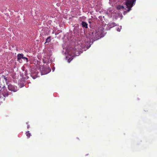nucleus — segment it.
<instances>
[{
  "label": "nucleus",
  "instance_id": "nucleus-1",
  "mask_svg": "<svg viewBox=\"0 0 157 157\" xmlns=\"http://www.w3.org/2000/svg\"><path fill=\"white\" fill-rule=\"evenodd\" d=\"M92 39L97 40L103 36V31L101 29H98V31L92 33Z\"/></svg>",
  "mask_w": 157,
  "mask_h": 157
},
{
  "label": "nucleus",
  "instance_id": "nucleus-2",
  "mask_svg": "<svg viewBox=\"0 0 157 157\" xmlns=\"http://www.w3.org/2000/svg\"><path fill=\"white\" fill-rule=\"evenodd\" d=\"M136 0H126L125 5L128 8V11H129L131 8L133 6V4L135 3Z\"/></svg>",
  "mask_w": 157,
  "mask_h": 157
},
{
  "label": "nucleus",
  "instance_id": "nucleus-3",
  "mask_svg": "<svg viewBox=\"0 0 157 157\" xmlns=\"http://www.w3.org/2000/svg\"><path fill=\"white\" fill-rule=\"evenodd\" d=\"M8 85V88L9 90L14 92H16L18 90V88L17 86L12 85L10 83H7Z\"/></svg>",
  "mask_w": 157,
  "mask_h": 157
},
{
  "label": "nucleus",
  "instance_id": "nucleus-4",
  "mask_svg": "<svg viewBox=\"0 0 157 157\" xmlns=\"http://www.w3.org/2000/svg\"><path fill=\"white\" fill-rule=\"evenodd\" d=\"M0 91L2 93V94L4 97H5L8 96L9 95L8 92L6 87L3 89L2 90H0Z\"/></svg>",
  "mask_w": 157,
  "mask_h": 157
},
{
  "label": "nucleus",
  "instance_id": "nucleus-5",
  "mask_svg": "<svg viewBox=\"0 0 157 157\" xmlns=\"http://www.w3.org/2000/svg\"><path fill=\"white\" fill-rule=\"evenodd\" d=\"M76 50L75 48H73L71 50L69 51L68 53L70 56H72V57H73L75 55Z\"/></svg>",
  "mask_w": 157,
  "mask_h": 157
},
{
  "label": "nucleus",
  "instance_id": "nucleus-6",
  "mask_svg": "<svg viewBox=\"0 0 157 157\" xmlns=\"http://www.w3.org/2000/svg\"><path fill=\"white\" fill-rule=\"evenodd\" d=\"M5 87V83L3 81L1 80H0V90H2Z\"/></svg>",
  "mask_w": 157,
  "mask_h": 157
},
{
  "label": "nucleus",
  "instance_id": "nucleus-7",
  "mask_svg": "<svg viewBox=\"0 0 157 157\" xmlns=\"http://www.w3.org/2000/svg\"><path fill=\"white\" fill-rule=\"evenodd\" d=\"M17 56V60L20 61V60H21V58L22 59L23 57L24 56V55L22 54H18Z\"/></svg>",
  "mask_w": 157,
  "mask_h": 157
},
{
  "label": "nucleus",
  "instance_id": "nucleus-8",
  "mask_svg": "<svg viewBox=\"0 0 157 157\" xmlns=\"http://www.w3.org/2000/svg\"><path fill=\"white\" fill-rule=\"evenodd\" d=\"M81 24L83 28H84L86 29L88 28V24L86 22L83 21Z\"/></svg>",
  "mask_w": 157,
  "mask_h": 157
},
{
  "label": "nucleus",
  "instance_id": "nucleus-9",
  "mask_svg": "<svg viewBox=\"0 0 157 157\" xmlns=\"http://www.w3.org/2000/svg\"><path fill=\"white\" fill-rule=\"evenodd\" d=\"M51 41V37L49 36L48 37L46 40V42L45 43H49V42H50Z\"/></svg>",
  "mask_w": 157,
  "mask_h": 157
},
{
  "label": "nucleus",
  "instance_id": "nucleus-10",
  "mask_svg": "<svg viewBox=\"0 0 157 157\" xmlns=\"http://www.w3.org/2000/svg\"><path fill=\"white\" fill-rule=\"evenodd\" d=\"M124 8V7L123 6L119 5L117 7V9L118 10L123 9Z\"/></svg>",
  "mask_w": 157,
  "mask_h": 157
},
{
  "label": "nucleus",
  "instance_id": "nucleus-11",
  "mask_svg": "<svg viewBox=\"0 0 157 157\" xmlns=\"http://www.w3.org/2000/svg\"><path fill=\"white\" fill-rule=\"evenodd\" d=\"M25 134L28 138L30 137L31 136V133H29V131L26 132Z\"/></svg>",
  "mask_w": 157,
  "mask_h": 157
},
{
  "label": "nucleus",
  "instance_id": "nucleus-12",
  "mask_svg": "<svg viewBox=\"0 0 157 157\" xmlns=\"http://www.w3.org/2000/svg\"><path fill=\"white\" fill-rule=\"evenodd\" d=\"M67 58L68 59V63H70V62L73 59V58H72V57H71V58H69L68 56L67 57Z\"/></svg>",
  "mask_w": 157,
  "mask_h": 157
},
{
  "label": "nucleus",
  "instance_id": "nucleus-13",
  "mask_svg": "<svg viewBox=\"0 0 157 157\" xmlns=\"http://www.w3.org/2000/svg\"><path fill=\"white\" fill-rule=\"evenodd\" d=\"M22 59H23L24 60H26V62H28V59L26 57H24L23 56Z\"/></svg>",
  "mask_w": 157,
  "mask_h": 157
},
{
  "label": "nucleus",
  "instance_id": "nucleus-14",
  "mask_svg": "<svg viewBox=\"0 0 157 157\" xmlns=\"http://www.w3.org/2000/svg\"><path fill=\"white\" fill-rule=\"evenodd\" d=\"M109 25L110 26H112L113 25V26L114 27V26H115V25H116L115 22H113L111 23H110Z\"/></svg>",
  "mask_w": 157,
  "mask_h": 157
},
{
  "label": "nucleus",
  "instance_id": "nucleus-15",
  "mask_svg": "<svg viewBox=\"0 0 157 157\" xmlns=\"http://www.w3.org/2000/svg\"><path fill=\"white\" fill-rule=\"evenodd\" d=\"M117 31L118 32H120L121 31V29L119 28V27L117 28Z\"/></svg>",
  "mask_w": 157,
  "mask_h": 157
},
{
  "label": "nucleus",
  "instance_id": "nucleus-16",
  "mask_svg": "<svg viewBox=\"0 0 157 157\" xmlns=\"http://www.w3.org/2000/svg\"><path fill=\"white\" fill-rule=\"evenodd\" d=\"M4 79L6 81L7 80V77H4Z\"/></svg>",
  "mask_w": 157,
  "mask_h": 157
},
{
  "label": "nucleus",
  "instance_id": "nucleus-17",
  "mask_svg": "<svg viewBox=\"0 0 157 157\" xmlns=\"http://www.w3.org/2000/svg\"><path fill=\"white\" fill-rule=\"evenodd\" d=\"M29 125H28L27 126V128H29Z\"/></svg>",
  "mask_w": 157,
  "mask_h": 157
},
{
  "label": "nucleus",
  "instance_id": "nucleus-18",
  "mask_svg": "<svg viewBox=\"0 0 157 157\" xmlns=\"http://www.w3.org/2000/svg\"><path fill=\"white\" fill-rule=\"evenodd\" d=\"M2 94H1V95H0V98L2 97Z\"/></svg>",
  "mask_w": 157,
  "mask_h": 157
},
{
  "label": "nucleus",
  "instance_id": "nucleus-19",
  "mask_svg": "<svg viewBox=\"0 0 157 157\" xmlns=\"http://www.w3.org/2000/svg\"><path fill=\"white\" fill-rule=\"evenodd\" d=\"M0 80H1L0 79Z\"/></svg>",
  "mask_w": 157,
  "mask_h": 157
}]
</instances>
